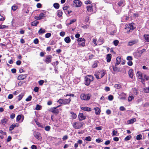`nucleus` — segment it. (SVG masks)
Here are the masks:
<instances>
[{
    "label": "nucleus",
    "instance_id": "obj_60",
    "mask_svg": "<svg viewBox=\"0 0 149 149\" xmlns=\"http://www.w3.org/2000/svg\"><path fill=\"white\" fill-rule=\"evenodd\" d=\"M39 40L38 38L35 39L33 41V42L35 44H37Z\"/></svg>",
    "mask_w": 149,
    "mask_h": 149
},
{
    "label": "nucleus",
    "instance_id": "obj_64",
    "mask_svg": "<svg viewBox=\"0 0 149 149\" xmlns=\"http://www.w3.org/2000/svg\"><path fill=\"white\" fill-rule=\"evenodd\" d=\"M146 50L145 49H143L142 50L140 51H139V53L141 54H142L144 52H146Z\"/></svg>",
    "mask_w": 149,
    "mask_h": 149
},
{
    "label": "nucleus",
    "instance_id": "obj_59",
    "mask_svg": "<svg viewBox=\"0 0 149 149\" xmlns=\"http://www.w3.org/2000/svg\"><path fill=\"white\" fill-rule=\"evenodd\" d=\"M24 83L25 81H19L18 83V85L19 86H21Z\"/></svg>",
    "mask_w": 149,
    "mask_h": 149
},
{
    "label": "nucleus",
    "instance_id": "obj_63",
    "mask_svg": "<svg viewBox=\"0 0 149 149\" xmlns=\"http://www.w3.org/2000/svg\"><path fill=\"white\" fill-rule=\"evenodd\" d=\"M36 6L38 8H40L42 7V5L40 3H38L37 4Z\"/></svg>",
    "mask_w": 149,
    "mask_h": 149
},
{
    "label": "nucleus",
    "instance_id": "obj_40",
    "mask_svg": "<svg viewBox=\"0 0 149 149\" xmlns=\"http://www.w3.org/2000/svg\"><path fill=\"white\" fill-rule=\"evenodd\" d=\"M56 122L57 123H58L57 124H56L55 126L56 127H58L59 125H60L61 124V122L60 121V120H57L56 121Z\"/></svg>",
    "mask_w": 149,
    "mask_h": 149
},
{
    "label": "nucleus",
    "instance_id": "obj_46",
    "mask_svg": "<svg viewBox=\"0 0 149 149\" xmlns=\"http://www.w3.org/2000/svg\"><path fill=\"white\" fill-rule=\"evenodd\" d=\"M40 86H42L43 84L44 83V81L43 80H41L40 81H39L38 82Z\"/></svg>",
    "mask_w": 149,
    "mask_h": 149
},
{
    "label": "nucleus",
    "instance_id": "obj_29",
    "mask_svg": "<svg viewBox=\"0 0 149 149\" xmlns=\"http://www.w3.org/2000/svg\"><path fill=\"white\" fill-rule=\"evenodd\" d=\"M7 121L8 120L6 118H4L1 120V123L3 125H5Z\"/></svg>",
    "mask_w": 149,
    "mask_h": 149
},
{
    "label": "nucleus",
    "instance_id": "obj_42",
    "mask_svg": "<svg viewBox=\"0 0 149 149\" xmlns=\"http://www.w3.org/2000/svg\"><path fill=\"white\" fill-rule=\"evenodd\" d=\"M119 42V41L117 40H115L113 41V44L115 46H116L118 45Z\"/></svg>",
    "mask_w": 149,
    "mask_h": 149
},
{
    "label": "nucleus",
    "instance_id": "obj_33",
    "mask_svg": "<svg viewBox=\"0 0 149 149\" xmlns=\"http://www.w3.org/2000/svg\"><path fill=\"white\" fill-rule=\"evenodd\" d=\"M34 120L36 124L38 127H42V126L41 125V124H40L39 122H38V120L37 119H34Z\"/></svg>",
    "mask_w": 149,
    "mask_h": 149
},
{
    "label": "nucleus",
    "instance_id": "obj_4",
    "mask_svg": "<svg viewBox=\"0 0 149 149\" xmlns=\"http://www.w3.org/2000/svg\"><path fill=\"white\" fill-rule=\"evenodd\" d=\"M71 101V98H70L68 99L66 98L60 99L57 101V102L61 104L66 105L69 104Z\"/></svg>",
    "mask_w": 149,
    "mask_h": 149
},
{
    "label": "nucleus",
    "instance_id": "obj_27",
    "mask_svg": "<svg viewBox=\"0 0 149 149\" xmlns=\"http://www.w3.org/2000/svg\"><path fill=\"white\" fill-rule=\"evenodd\" d=\"M144 37L146 42H149V35L145 34L144 35Z\"/></svg>",
    "mask_w": 149,
    "mask_h": 149
},
{
    "label": "nucleus",
    "instance_id": "obj_50",
    "mask_svg": "<svg viewBox=\"0 0 149 149\" xmlns=\"http://www.w3.org/2000/svg\"><path fill=\"white\" fill-rule=\"evenodd\" d=\"M118 133V131H117L113 130L112 132V135L115 136Z\"/></svg>",
    "mask_w": 149,
    "mask_h": 149
},
{
    "label": "nucleus",
    "instance_id": "obj_38",
    "mask_svg": "<svg viewBox=\"0 0 149 149\" xmlns=\"http://www.w3.org/2000/svg\"><path fill=\"white\" fill-rule=\"evenodd\" d=\"M15 126H15L14 125V124H13L11 125L9 127V131H11L12 130H13L14 129V128H15Z\"/></svg>",
    "mask_w": 149,
    "mask_h": 149
},
{
    "label": "nucleus",
    "instance_id": "obj_57",
    "mask_svg": "<svg viewBox=\"0 0 149 149\" xmlns=\"http://www.w3.org/2000/svg\"><path fill=\"white\" fill-rule=\"evenodd\" d=\"M39 88L38 87H35L33 89L34 91L36 92H37L38 91Z\"/></svg>",
    "mask_w": 149,
    "mask_h": 149
},
{
    "label": "nucleus",
    "instance_id": "obj_17",
    "mask_svg": "<svg viewBox=\"0 0 149 149\" xmlns=\"http://www.w3.org/2000/svg\"><path fill=\"white\" fill-rule=\"evenodd\" d=\"M22 120L21 121V122H22L24 119V116L22 115H18L16 118V120L17 121H18L20 120L21 119V118H22Z\"/></svg>",
    "mask_w": 149,
    "mask_h": 149
},
{
    "label": "nucleus",
    "instance_id": "obj_24",
    "mask_svg": "<svg viewBox=\"0 0 149 149\" xmlns=\"http://www.w3.org/2000/svg\"><path fill=\"white\" fill-rule=\"evenodd\" d=\"M70 113L72 115L71 117L73 119H75L77 118V115L73 112L71 111L70 112Z\"/></svg>",
    "mask_w": 149,
    "mask_h": 149
},
{
    "label": "nucleus",
    "instance_id": "obj_32",
    "mask_svg": "<svg viewBox=\"0 0 149 149\" xmlns=\"http://www.w3.org/2000/svg\"><path fill=\"white\" fill-rule=\"evenodd\" d=\"M98 41L101 43V44H102L104 42V40L103 38L100 37L98 39Z\"/></svg>",
    "mask_w": 149,
    "mask_h": 149
},
{
    "label": "nucleus",
    "instance_id": "obj_25",
    "mask_svg": "<svg viewBox=\"0 0 149 149\" xmlns=\"http://www.w3.org/2000/svg\"><path fill=\"white\" fill-rule=\"evenodd\" d=\"M63 13L62 11L61 10H58L57 11V15L59 17H62Z\"/></svg>",
    "mask_w": 149,
    "mask_h": 149
},
{
    "label": "nucleus",
    "instance_id": "obj_10",
    "mask_svg": "<svg viewBox=\"0 0 149 149\" xmlns=\"http://www.w3.org/2000/svg\"><path fill=\"white\" fill-rule=\"evenodd\" d=\"M73 2L75 4L76 7H79L81 6L82 3L80 0H75Z\"/></svg>",
    "mask_w": 149,
    "mask_h": 149
},
{
    "label": "nucleus",
    "instance_id": "obj_41",
    "mask_svg": "<svg viewBox=\"0 0 149 149\" xmlns=\"http://www.w3.org/2000/svg\"><path fill=\"white\" fill-rule=\"evenodd\" d=\"M76 21V19L71 20H70V23H68L67 25H70L72 24L73 23L75 22Z\"/></svg>",
    "mask_w": 149,
    "mask_h": 149
},
{
    "label": "nucleus",
    "instance_id": "obj_2",
    "mask_svg": "<svg viewBox=\"0 0 149 149\" xmlns=\"http://www.w3.org/2000/svg\"><path fill=\"white\" fill-rule=\"evenodd\" d=\"M84 123L83 122L75 121L72 124L73 127L75 129L81 128L84 126Z\"/></svg>",
    "mask_w": 149,
    "mask_h": 149
},
{
    "label": "nucleus",
    "instance_id": "obj_34",
    "mask_svg": "<svg viewBox=\"0 0 149 149\" xmlns=\"http://www.w3.org/2000/svg\"><path fill=\"white\" fill-rule=\"evenodd\" d=\"M142 136L141 134H139L136 136V139L137 140H140L142 139Z\"/></svg>",
    "mask_w": 149,
    "mask_h": 149
},
{
    "label": "nucleus",
    "instance_id": "obj_23",
    "mask_svg": "<svg viewBox=\"0 0 149 149\" xmlns=\"http://www.w3.org/2000/svg\"><path fill=\"white\" fill-rule=\"evenodd\" d=\"M137 42V41L135 40H132L128 42V45L129 46H131L133 45L136 43Z\"/></svg>",
    "mask_w": 149,
    "mask_h": 149
},
{
    "label": "nucleus",
    "instance_id": "obj_48",
    "mask_svg": "<svg viewBox=\"0 0 149 149\" xmlns=\"http://www.w3.org/2000/svg\"><path fill=\"white\" fill-rule=\"evenodd\" d=\"M32 96L31 95L29 96L26 99V101H31L32 99Z\"/></svg>",
    "mask_w": 149,
    "mask_h": 149
},
{
    "label": "nucleus",
    "instance_id": "obj_62",
    "mask_svg": "<svg viewBox=\"0 0 149 149\" xmlns=\"http://www.w3.org/2000/svg\"><path fill=\"white\" fill-rule=\"evenodd\" d=\"M111 142V141L109 140H108L107 141H106L104 143V144L105 145H108Z\"/></svg>",
    "mask_w": 149,
    "mask_h": 149
},
{
    "label": "nucleus",
    "instance_id": "obj_14",
    "mask_svg": "<svg viewBox=\"0 0 149 149\" xmlns=\"http://www.w3.org/2000/svg\"><path fill=\"white\" fill-rule=\"evenodd\" d=\"M137 74H138V78L139 79H141V81L143 82L144 81V79H143V75L141 72L140 71H138L137 72Z\"/></svg>",
    "mask_w": 149,
    "mask_h": 149
},
{
    "label": "nucleus",
    "instance_id": "obj_7",
    "mask_svg": "<svg viewBox=\"0 0 149 149\" xmlns=\"http://www.w3.org/2000/svg\"><path fill=\"white\" fill-rule=\"evenodd\" d=\"M52 56L50 55L46 56L44 61L47 64H48L52 62Z\"/></svg>",
    "mask_w": 149,
    "mask_h": 149
},
{
    "label": "nucleus",
    "instance_id": "obj_6",
    "mask_svg": "<svg viewBox=\"0 0 149 149\" xmlns=\"http://www.w3.org/2000/svg\"><path fill=\"white\" fill-rule=\"evenodd\" d=\"M86 40L84 38H79L77 39L78 45L82 47L85 46V43Z\"/></svg>",
    "mask_w": 149,
    "mask_h": 149
},
{
    "label": "nucleus",
    "instance_id": "obj_19",
    "mask_svg": "<svg viewBox=\"0 0 149 149\" xmlns=\"http://www.w3.org/2000/svg\"><path fill=\"white\" fill-rule=\"evenodd\" d=\"M111 58V55L110 54H107V55L106 59L107 62H110Z\"/></svg>",
    "mask_w": 149,
    "mask_h": 149
},
{
    "label": "nucleus",
    "instance_id": "obj_36",
    "mask_svg": "<svg viewBox=\"0 0 149 149\" xmlns=\"http://www.w3.org/2000/svg\"><path fill=\"white\" fill-rule=\"evenodd\" d=\"M114 87L116 89H119L121 88V86L120 84H117L115 85Z\"/></svg>",
    "mask_w": 149,
    "mask_h": 149
},
{
    "label": "nucleus",
    "instance_id": "obj_45",
    "mask_svg": "<svg viewBox=\"0 0 149 149\" xmlns=\"http://www.w3.org/2000/svg\"><path fill=\"white\" fill-rule=\"evenodd\" d=\"M52 34L51 33H47L45 35V37L47 38H49L51 36Z\"/></svg>",
    "mask_w": 149,
    "mask_h": 149
},
{
    "label": "nucleus",
    "instance_id": "obj_51",
    "mask_svg": "<svg viewBox=\"0 0 149 149\" xmlns=\"http://www.w3.org/2000/svg\"><path fill=\"white\" fill-rule=\"evenodd\" d=\"M127 60L128 61H132L133 60V58L132 56H128L127 57Z\"/></svg>",
    "mask_w": 149,
    "mask_h": 149
},
{
    "label": "nucleus",
    "instance_id": "obj_53",
    "mask_svg": "<svg viewBox=\"0 0 149 149\" xmlns=\"http://www.w3.org/2000/svg\"><path fill=\"white\" fill-rule=\"evenodd\" d=\"M95 76V77L97 79H100L99 77V74H98L97 72L96 73H95L94 74Z\"/></svg>",
    "mask_w": 149,
    "mask_h": 149
},
{
    "label": "nucleus",
    "instance_id": "obj_54",
    "mask_svg": "<svg viewBox=\"0 0 149 149\" xmlns=\"http://www.w3.org/2000/svg\"><path fill=\"white\" fill-rule=\"evenodd\" d=\"M108 99L109 100H112L113 99V97L112 95H109L108 96Z\"/></svg>",
    "mask_w": 149,
    "mask_h": 149
},
{
    "label": "nucleus",
    "instance_id": "obj_39",
    "mask_svg": "<svg viewBox=\"0 0 149 149\" xmlns=\"http://www.w3.org/2000/svg\"><path fill=\"white\" fill-rule=\"evenodd\" d=\"M86 8L88 12H91L93 11V8L92 6H87Z\"/></svg>",
    "mask_w": 149,
    "mask_h": 149
},
{
    "label": "nucleus",
    "instance_id": "obj_30",
    "mask_svg": "<svg viewBox=\"0 0 149 149\" xmlns=\"http://www.w3.org/2000/svg\"><path fill=\"white\" fill-rule=\"evenodd\" d=\"M46 32V31L45 29H42V28H40L38 31V33L39 34H43L45 33Z\"/></svg>",
    "mask_w": 149,
    "mask_h": 149
},
{
    "label": "nucleus",
    "instance_id": "obj_58",
    "mask_svg": "<svg viewBox=\"0 0 149 149\" xmlns=\"http://www.w3.org/2000/svg\"><path fill=\"white\" fill-rule=\"evenodd\" d=\"M89 20V17L88 16H86L85 17V22H87Z\"/></svg>",
    "mask_w": 149,
    "mask_h": 149
},
{
    "label": "nucleus",
    "instance_id": "obj_18",
    "mask_svg": "<svg viewBox=\"0 0 149 149\" xmlns=\"http://www.w3.org/2000/svg\"><path fill=\"white\" fill-rule=\"evenodd\" d=\"M121 58L119 56L117 57L116 58V62L115 63V66L119 65L121 61Z\"/></svg>",
    "mask_w": 149,
    "mask_h": 149
},
{
    "label": "nucleus",
    "instance_id": "obj_20",
    "mask_svg": "<svg viewBox=\"0 0 149 149\" xmlns=\"http://www.w3.org/2000/svg\"><path fill=\"white\" fill-rule=\"evenodd\" d=\"M81 109L84 111H91V108L87 107H82L81 108Z\"/></svg>",
    "mask_w": 149,
    "mask_h": 149
},
{
    "label": "nucleus",
    "instance_id": "obj_55",
    "mask_svg": "<svg viewBox=\"0 0 149 149\" xmlns=\"http://www.w3.org/2000/svg\"><path fill=\"white\" fill-rule=\"evenodd\" d=\"M127 65L129 66H131L133 65V63L131 61H128L127 63Z\"/></svg>",
    "mask_w": 149,
    "mask_h": 149
},
{
    "label": "nucleus",
    "instance_id": "obj_26",
    "mask_svg": "<svg viewBox=\"0 0 149 149\" xmlns=\"http://www.w3.org/2000/svg\"><path fill=\"white\" fill-rule=\"evenodd\" d=\"M24 93H21V94H19L17 97L18 101H20L22 99L23 97L24 96Z\"/></svg>",
    "mask_w": 149,
    "mask_h": 149
},
{
    "label": "nucleus",
    "instance_id": "obj_15",
    "mask_svg": "<svg viewBox=\"0 0 149 149\" xmlns=\"http://www.w3.org/2000/svg\"><path fill=\"white\" fill-rule=\"evenodd\" d=\"M128 74L129 77L131 79H132L134 75V73L133 70L132 69H130L129 70Z\"/></svg>",
    "mask_w": 149,
    "mask_h": 149
},
{
    "label": "nucleus",
    "instance_id": "obj_37",
    "mask_svg": "<svg viewBox=\"0 0 149 149\" xmlns=\"http://www.w3.org/2000/svg\"><path fill=\"white\" fill-rule=\"evenodd\" d=\"M132 137L131 135L128 136L125 138L124 140L125 141L129 140L132 138Z\"/></svg>",
    "mask_w": 149,
    "mask_h": 149
},
{
    "label": "nucleus",
    "instance_id": "obj_11",
    "mask_svg": "<svg viewBox=\"0 0 149 149\" xmlns=\"http://www.w3.org/2000/svg\"><path fill=\"white\" fill-rule=\"evenodd\" d=\"M26 77V74H20L17 77V79L19 80H22L25 79Z\"/></svg>",
    "mask_w": 149,
    "mask_h": 149
},
{
    "label": "nucleus",
    "instance_id": "obj_21",
    "mask_svg": "<svg viewBox=\"0 0 149 149\" xmlns=\"http://www.w3.org/2000/svg\"><path fill=\"white\" fill-rule=\"evenodd\" d=\"M136 119L135 118H132L127 120V123L128 124H132L136 122Z\"/></svg>",
    "mask_w": 149,
    "mask_h": 149
},
{
    "label": "nucleus",
    "instance_id": "obj_56",
    "mask_svg": "<svg viewBox=\"0 0 149 149\" xmlns=\"http://www.w3.org/2000/svg\"><path fill=\"white\" fill-rule=\"evenodd\" d=\"M102 140L101 139H96V141L97 143H100L102 141Z\"/></svg>",
    "mask_w": 149,
    "mask_h": 149
},
{
    "label": "nucleus",
    "instance_id": "obj_43",
    "mask_svg": "<svg viewBox=\"0 0 149 149\" xmlns=\"http://www.w3.org/2000/svg\"><path fill=\"white\" fill-rule=\"evenodd\" d=\"M85 140L86 141H91L92 140V139L91 136H88L86 137L85 139Z\"/></svg>",
    "mask_w": 149,
    "mask_h": 149
},
{
    "label": "nucleus",
    "instance_id": "obj_31",
    "mask_svg": "<svg viewBox=\"0 0 149 149\" xmlns=\"http://www.w3.org/2000/svg\"><path fill=\"white\" fill-rule=\"evenodd\" d=\"M134 95L133 94L130 95L128 98V100L129 101H131L134 98Z\"/></svg>",
    "mask_w": 149,
    "mask_h": 149
},
{
    "label": "nucleus",
    "instance_id": "obj_16",
    "mask_svg": "<svg viewBox=\"0 0 149 149\" xmlns=\"http://www.w3.org/2000/svg\"><path fill=\"white\" fill-rule=\"evenodd\" d=\"M95 114L97 115H100L101 111L100 109L98 107L94 108Z\"/></svg>",
    "mask_w": 149,
    "mask_h": 149
},
{
    "label": "nucleus",
    "instance_id": "obj_49",
    "mask_svg": "<svg viewBox=\"0 0 149 149\" xmlns=\"http://www.w3.org/2000/svg\"><path fill=\"white\" fill-rule=\"evenodd\" d=\"M41 108V106L39 105V104H37L36 105V109L37 110H40V109Z\"/></svg>",
    "mask_w": 149,
    "mask_h": 149
},
{
    "label": "nucleus",
    "instance_id": "obj_3",
    "mask_svg": "<svg viewBox=\"0 0 149 149\" xmlns=\"http://www.w3.org/2000/svg\"><path fill=\"white\" fill-rule=\"evenodd\" d=\"M91 97V95L90 93H82L81 94L80 97L81 100L88 101L90 100Z\"/></svg>",
    "mask_w": 149,
    "mask_h": 149
},
{
    "label": "nucleus",
    "instance_id": "obj_12",
    "mask_svg": "<svg viewBox=\"0 0 149 149\" xmlns=\"http://www.w3.org/2000/svg\"><path fill=\"white\" fill-rule=\"evenodd\" d=\"M78 118L79 120L80 121L85 119L86 116H84L83 113H80L78 116Z\"/></svg>",
    "mask_w": 149,
    "mask_h": 149
},
{
    "label": "nucleus",
    "instance_id": "obj_8",
    "mask_svg": "<svg viewBox=\"0 0 149 149\" xmlns=\"http://www.w3.org/2000/svg\"><path fill=\"white\" fill-rule=\"evenodd\" d=\"M33 135L38 140L40 141L42 140V137L40 133L35 131L33 133Z\"/></svg>",
    "mask_w": 149,
    "mask_h": 149
},
{
    "label": "nucleus",
    "instance_id": "obj_22",
    "mask_svg": "<svg viewBox=\"0 0 149 149\" xmlns=\"http://www.w3.org/2000/svg\"><path fill=\"white\" fill-rule=\"evenodd\" d=\"M39 22L38 21L36 20L31 22V26H36L39 24Z\"/></svg>",
    "mask_w": 149,
    "mask_h": 149
},
{
    "label": "nucleus",
    "instance_id": "obj_1",
    "mask_svg": "<svg viewBox=\"0 0 149 149\" xmlns=\"http://www.w3.org/2000/svg\"><path fill=\"white\" fill-rule=\"evenodd\" d=\"M94 77L91 75H88L86 76L84 79V84L87 86H89L91 83L94 79Z\"/></svg>",
    "mask_w": 149,
    "mask_h": 149
},
{
    "label": "nucleus",
    "instance_id": "obj_5",
    "mask_svg": "<svg viewBox=\"0 0 149 149\" xmlns=\"http://www.w3.org/2000/svg\"><path fill=\"white\" fill-rule=\"evenodd\" d=\"M134 28L133 24H129L125 25V29L127 33L129 34L130 32L134 29Z\"/></svg>",
    "mask_w": 149,
    "mask_h": 149
},
{
    "label": "nucleus",
    "instance_id": "obj_9",
    "mask_svg": "<svg viewBox=\"0 0 149 149\" xmlns=\"http://www.w3.org/2000/svg\"><path fill=\"white\" fill-rule=\"evenodd\" d=\"M49 111L56 115L59 113L58 110L54 107L51 108L49 110Z\"/></svg>",
    "mask_w": 149,
    "mask_h": 149
},
{
    "label": "nucleus",
    "instance_id": "obj_28",
    "mask_svg": "<svg viewBox=\"0 0 149 149\" xmlns=\"http://www.w3.org/2000/svg\"><path fill=\"white\" fill-rule=\"evenodd\" d=\"M64 41L66 43H68L70 42L71 39L69 37H67L64 38Z\"/></svg>",
    "mask_w": 149,
    "mask_h": 149
},
{
    "label": "nucleus",
    "instance_id": "obj_44",
    "mask_svg": "<svg viewBox=\"0 0 149 149\" xmlns=\"http://www.w3.org/2000/svg\"><path fill=\"white\" fill-rule=\"evenodd\" d=\"M17 8L18 7L17 6L15 5H13L11 9L13 10V11H15L17 9Z\"/></svg>",
    "mask_w": 149,
    "mask_h": 149
},
{
    "label": "nucleus",
    "instance_id": "obj_52",
    "mask_svg": "<svg viewBox=\"0 0 149 149\" xmlns=\"http://www.w3.org/2000/svg\"><path fill=\"white\" fill-rule=\"evenodd\" d=\"M50 127L49 126H47L45 127V129L46 131H49L50 129Z\"/></svg>",
    "mask_w": 149,
    "mask_h": 149
},
{
    "label": "nucleus",
    "instance_id": "obj_61",
    "mask_svg": "<svg viewBox=\"0 0 149 149\" xmlns=\"http://www.w3.org/2000/svg\"><path fill=\"white\" fill-rule=\"evenodd\" d=\"M15 117V114L14 113H12L10 116V118L11 119H14Z\"/></svg>",
    "mask_w": 149,
    "mask_h": 149
},
{
    "label": "nucleus",
    "instance_id": "obj_13",
    "mask_svg": "<svg viewBox=\"0 0 149 149\" xmlns=\"http://www.w3.org/2000/svg\"><path fill=\"white\" fill-rule=\"evenodd\" d=\"M98 74H99V76L101 78H102L106 73V71L105 70H101L100 72H97Z\"/></svg>",
    "mask_w": 149,
    "mask_h": 149
},
{
    "label": "nucleus",
    "instance_id": "obj_35",
    "mask_svg": "<svg viewBox=\"0 0 149 149\" xmlns=\"http://www.w3.org/2000/svg\"><path fill=\"white\" fill-rule=\"evenodd\" d=\"M53 6L56 9H58L59 8L60 5L58 3H55L54 4Z\"/></svg>",
    "mask_w": 149,
    "mask_h": 149
},
{
    "label": "nucleus",
    "instance_id": "obj_47",
    "mask_svg": "<svg viewBox=\"0 0 149 149\" xmlns=\"http://www.w3.org/2000/svg\"><path fill=\"white\" fill-rule=\"evenodd\" d=\"M124 1L123 0H120L118 3V4L119 6H120L123 4Z\"/></svg>",
    "mask_w": 149,
    "mask_h": 149
}]
</instances>
